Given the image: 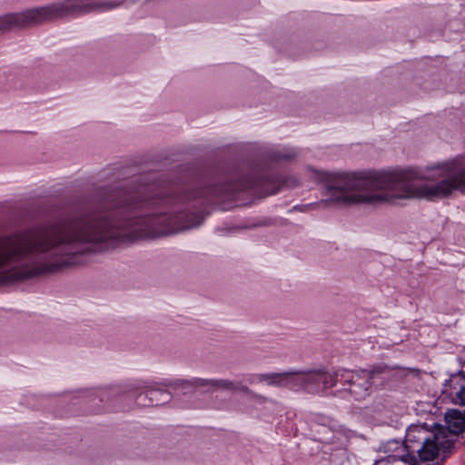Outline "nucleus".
Wrapping results in <instances>:
<instances>
[{"label": "nucleus", "mask_w": 465, "mask_h": 465, "mask_svg": "<svg viewBox=\"0 0 465 465\" xmlns=\"http://www.w3.org/2000/svg\"><path fill=\"white\" fill-rule=\"evenodd\" d=\"M445 422L450 433L459 435L465 429V414L455 409L449 410L445 413Z\"/></svg>", "instance_id": "obj_7"}, {"label": "nucleus", "mask_w": 465, "mask_h": 465, "mask_svg": "<svg viewBox=\"0 0 465 465\" xmlns=\"http://www.w3.org/2000/svg\"><path fill=\"white\" fill-rule=\"evenodd\" d=\"M383 371V367H375L371 370H361L357 371L342 370L340 375L341 380L348 384H357L368 389L372 384L371 381L375 375L381 374Z\"/></svg>", "instance_id": "obj_6"}, {"label": "nucleus", "mask_w": 465, "mask_h": 465, "mask_svg": "<svg viewBox=\"0 0 465 465\" xmlns=\"http://www.w3.org/2000/svg\"><path fill=\"white\" fill-rule=\"evenodd\" d=\"M62 239L54 232H27L0 239V269L16 259L33 252H45L54 247ZM36 270L14 268L0 272V282L25 280L37 275Z\"/></svg>", "instance_id": "obj_2"}, {"label": "nucleus", "mask_w": 465, "mask_h": 465, "mask_svg": "<svg viewBox=\"0 0 465 465\" xmlns=\"http://www.w3.org/2000/svg\"><path fill=\"white\" fill-rule=\"evenodd\" d=\"M444 439L445 437L441 432L432 433V436L415 453H418L421 460H433L440 449H450L454 444L453 440Z\"/></svg>", "instance_id": "obj_5"}, {"label": "nucleus", "mask_w": 465, "mask_h": 465, "mask_svg": "<svg viewBox=\"0 0 465 465\" xmlns=\"http://www.w3.org/2000/svg\"><path fill=\"white\" fill-rule=\"evenodd\" d=\"M286 376L287 374H274L271 377L272 380V383L279 384L285 379Z\"/></svg>", "instance_id": "obj_11"}, {"label": "nucleus", "mask_w": 465, "mask_h": 465, "mask_svg": "<svg viewBox=\"0 0 465 465\" xmlns=\"http://www.w3.org/2000/svg\"><path fill=\"white\" fill-rule=\"evenodd\" d=\"M205 384H210L213 387H215L217 389H223V390H235V386L233 382L230 381H223V380H218V381H208L205 382Z\"/></svg>", "instance_id": "obj_9"}, {"label": "nucleus", "mask_w": 465, "mask_h": 465, "mask_svg": "<svg viewBox=\"0 0 465 465\" xmlns=\"http://www.w3.org/2000/svg\"><path fill=\"white\" fill-rule=\"evenodd\" d=\"M338 373H328L322 371H315L306 374L304 378L305 382L310 383H323L324 387H332L338 380Z\"/></svg>", "instance_id": "obj_8"}, {"label": "nucleus", "mask_w": 465, "mask_h": 465, "mask_svg": "<svg viewBox=\"0 0 465 465\" xmlns=\"http://www.w3.org/2000/svg\"><path fill=\"white\" fill-rule=\"evenodd\" d=\"M390 459L395 460V457L389 456L388 460H390Z\"/></svg>", "instance_id": "obj_12"}, {"label": "nucleus", "mask_w": 465, "mask_h": 465, "mask_svg": "<svg viewBox=\"0 0 465 465\" xmlns=\"http://www.w3.org/2000/svg\"><path fill=\"white\" fill-rule=\"evenodd\" d=\"M432 436V432L423 426L412 425L411 426L406 433L404 445L408 450V455L404 456L402 460L405 462H409L411 465L416 463V459L412 455L416 450L424 444L430 437Z\"/></svg>", "instance_id": "obj_4"}, {"label": "nucleus", "mask_w": 465, "mask_h": 465, "mask_svg": "<svg viewBox=\"0 0 465 465\" xmlns=\"http://www.w3.org/2000/svg\"><path fill=\"white\" fill-rule=\"evenodd\" d=\"M465 190V165L452 163L430 168L422 178L411 170L378 177L347 178L341 186L329 189L334 202L343 204L388 202L395 198L434 199Z\"/></svg>", "instance_id": "obj_1"}, {"label": "nucleus", "mask_w": 465, "mask_h": 465, "mask_svg": "<svg viewBox=\"0 0 465 465\" xmlns=\"http://www.w3.org/2000/svg\"><path fill=\"white\" fill-rule=\"evenodd\" d=\"M453 401L457 404L465 406V385H460L459 391L455 392Z\"/></svg>", "instance_id": "obj_10"}, {"label": "nucleus", "mask_w": 465, "mask_h": 465, "mask_svg": "<svg viewBox=\"0 0 465 465\" xmlns=\"http://www.w3.org/2000/svg\"><path fill=\"white\" fill-rule=\"evenodd\" d=\"M56 15L47 7L31 9L24 13L8 15L0 18V30L25 27L49 20Z\"/></svg>", "instance_id": "obj_3"}]
</instances>
